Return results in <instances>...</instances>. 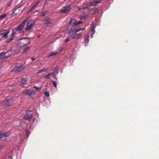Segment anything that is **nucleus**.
<instances>
[{"mask_svg": "<svg viewBox=\"0 0 159 159\" xmlns=\"http://www.w3.org/2000/svg\"><path fill=\"white\" fill-rule=\"evenodd\" d=\"M82 23L83 22L81 21H77L75 19L71 18L69 22V25L67 27V30L70 34L74 35L77 32L85 29L84 28H80L77 30L75 29L76 26Z\"/></svg>", "mask_w": 159, "mask_h": 159, "instance_id": "f257e3e1", "label": "nucleus"}, {"mask_svg": "<svg viewBox=\"0 0 159 159\" xmlns=\"http://www.w3.org/2000/svg\"><path fill=\"white\" fill-rule=\"evenodd\" d=\"M21 39L24 42L25 46L28 44L30 42V40L27 38H21Z\"/></svg>", "mask_w": 159, "mask_h": 159, "instance_id": "4468645a", "label": "nucleus"}, {"mask_svg": "<svg viewBox=\"0 0 159 159\" xmlns=\"http://www.w3.org/2000/svg\"><path fill=\"white\" fill-rule=\"evenodd\" d=\"M52 82L53 84L54 85V87H57V85L56 82L54 81H52Z\"/></svg>", "mask_w": 159, "mask_h": 159, "instance_id": "58836bf2", "label": "nucleus"}, {"mask_svg": "<svg viewBox=\"0 0 159 159\" xmlns=\"http://www.w3.org/2000/svg\"><path fill=\"white\" fill-rule=\"evenodd\" d=\"M12 98L9 97H7L6 99V105L7 106H10L11 103L12 102Z\"/></svg>", "mask_w": 159, "mask_h": 159, "instance_id": "9d476101", "label": "nucleus"}, {"mask_svg": "<svg viewBox=\"0 0 159 159\" xmlns=\"http://www.w3.org/2000/svg\"><path fill=\"white\" fill-rule=\"evenodd\" d=\"M31 59L32 61H33L35 59L34 58H32Z\"/></svg>", "mask_w": 159, "mask_h": 159, "instance_id": "49530a36", "label": "nucleus"}, {"mask_svg": "<svg viewBox=\"0 0 159 159\" xmlns=\"http://www.w3.org/2000/svg\"><path fill=\"white\" fill-rule=\"evenodd\" d=\"M25 132L26 134V135L27 136V137H28L30 135V132L28 130L26 129Z\"/></svg>", "mask_w": 159, "mask_h": 159, "instance_id": "c756f323", "label": "nucleus"}, {"mask_svg": "<svg viewBox=\"0 0 159 159\" xmlns=\"http://www.w3.org/2000/svg\"><path fill=\"white\" fill-rule=\"evenodd\" d=\"M29 111H30V112H29V115L30 114L31 115H32V114L33 113V111H31V110H29V111H27L26 112H29Z\"/></svg>", "mask_w": 159, "mask_h": 159, "instance_id": "4c0bfd02", "label": "nucleus"}, {"mask_svg": "<svg viewBox=\"0 0 159 159\" xmlns=\"http://www.w3.org/2000/svg\"><path fill=\"white\" fill-rule=\"evenodd\" d=\"M83 8L84 9H89V7L87 5H86V3H84V5L83 6Z\"/></svg>", "mask_w": 159, "mask_h": 159, "instance_id": "bb28decb", "label": "nucleus"}, {"mask_svg": "<svg viewBox=\"0 0 159 159\" xmlns=\"http://www.w3.org/2000/svg\"><path fill=\"white\" fill-rule=\"evenodd\" d=\"M95 26H94V25H93L91 27V30L92 32H93V34H94L95 32Z\"/></svg>", "mask_w": 159, "mask_h": 159, "instance_id": "393cba45", "label": "nucleus"}, {"mask_svg": "<svg viewBox=\"0 0 159 159\" xmlns=\"http://www.w3.org/2000/svg\"><path fill=\"white\" fill-rule=\"evenodd\" d=\"M29 112H26V114L25 115L24 118L25 119L30 120L32 118V115L29 114Z\"/></svg>", "mask_w": 159, "mask_h": 159, "instance_id": "ddd939ff", "label": "nucleus"}, {"mask_svg": "<svg viewBox=\"0 0 159 159\" xmlns=\"http://www.w3.org/2000/svg\"><path fill=\"white\" fill-rule=\"evenodd\" d=\"M9 157L11 159H13L12 157L11 156L9 155Z\"/></svg>", "mask_w": 159, "mask_h": 159, "instance_id": "c03bdc74", "label": "nucleus"}, {"mask_svg": "<svg viewBox=\"0 0 159 159\" xmlns=\"http://www.w3.org/2000/svg\"><path fill=\"white\" fill-rule=\"evenodd\" d=\"M10 30H8L7 31V32H6V34H9V33H10Z\"/></svg>", "mask_w": 159, "mask_h": 159, "instance_id": "37998d69", "label": "nucleus"}, {"mask_svg": "<svg viewBox=\"0 0 159 159\" xmlns=\"http://www.w3.org/2000/svg\"><path fill=\"white\" fill-rule=\"evenodd\" d=\"M47 12V11H43L42 12L40 16H45L46 13Z\"/></svg>", "mask_w": 159, "mask_h": 159, "instance_id": "7c9ffc66", "label": "nucleus"}, {"mask_svg": "<svg viewBox=\"0 0 159 159\" xmlns=\"http://www.w3.org/2000/svg\"><path fill=\"white\" fill-rule=\"evenodd\" d=\"M4 147V146L3 145H0V150L3 149Z\"/></svg>", "mask_w": 159, "mask_h": 159, "instance_id": "a19ab883", "label": "nucleus"}, {"mask_svg": "<svg viewBox=\"0 0 159 159\" xmlns=\"http://www.w3.org/2000/svg\"><path fill=\"white\" fill-rule=\"evenodd\" d=\"M84 40L87 43H88L89 42V35H87L84 37Z\"/></svg>", "mask_w": 159, "mask_h": 159, "instance_id": "b1692460", "label": "nucleus"}, {"mask_svg": "<svg viewBox=\"0 0 159 159\" xmlns=\"http://www.w3.org/2000/svg\"><path fill=\"white\" fill-rule=\"evenodd\" d=\"M58 70L57 68H55L54 70V72L52 73V76H53V75H57L58 73Z\"/></svg>", "mask_w": 159, "mask_h": 159, "instance_id": "aec40b11", "label": "nucleus"}, {"mask_svg": "<svg viewBox=\"0 0 159 159\" xmlns=\"http://www.w3.org/2000/svg\"><path fill=\"white\" fill-rule=\"evenodd\" d=\"M94 34H93V33H92V34H91V37L92 38H93V36H94V35H94Z\"/></svg>", "mask_w": 159, "mask_h": 159, "instance_id": "a18cd8bd", "label": "nucleus"}, {"mask_svg": "<svg viewBox=\"0 0 159 159\" xmlns=\"http://www.w3.org/2000/svg\"><path fill=\"white\" fill-rule=\"evenodd\" d=\"M33 88H35L37 89L39 91H40L41 90V88L37 87L36 86H34Z\"/></svg>", "mask_w": 159, "mask_h": 159, "instance_id": "473e14b6", "label": "nucleus"}, {"mask_svg": "<svg viewBox=\"0 0 159 159\" xmlns=\"http://www.w3.org/2000/svg\"><path fill=\"white\" fill-rule=\"evenodd\" d=\"M48 70V69H46V68H43L41 70L42 71V72H46L47 70Z\"/></svg>", "mask_w": 159, "mask_h": 159, "instance_id": "c9c22d12", "label": "nucleus"}, {"mask_svg": "<svg viewBox=\"0 0 159 159\" xmlns=\"http://www.w3.org/2000/svg\"><path fill=\"white\" fill-rule=\"evenodd\" d=\"M44 94L45 96L48 97L49 96V92L46 91L44 92Z\"/></svg>", "mask_w": 159, "mask_h": 159, "instance_id": "2f4dec72", "label": "nucleus"}, {"mask_svg": "<svg viewBox=\"0 0 159 159\" xmlns=\"http://www.w3.org/2000/svg\"><path fill=\"white\" fill-rule=\"evenodd\" d=\"M58 53V52H51L49 55L48 56V57H50L54 55H57Z\"/></svg>", "mask_w": 159, "mask_h": 159, "instance_id": "412c9836", "label": "nucleus"}, {"mask_svg": "<svg viewBox=\"0 0 159 159\" xmlns=\"http://www.w3.org/2000/svg\"><path fill=\"white\" fill-rule=\"evenodd\" d=\"M81 8H79V10H80Z\"/></svg>", "mask_w": 159, "mask_h": 159, "instance_id": "09e8293b", "label": "nucleus"}, {"mask_svg": "<svg viewBox=\"0 0 159 159\" xmlns=\"http://www.w3.org/2000/svg\"><path fill=\"white\" fill-rule=\"evenodd\" d=\"M35 93V90H31L30 89L24 90L22 91L23 94L27 95L31 97H32Z\"/></svg>", "mask_w": 159, "mask_h": 159, "instance_id": "f03ea898", "label": "nucleus"}, {"mask_svg": "<svg viewBox=\"0 0 159 159\" xmlns=\"http://www.w3.org/2000/svg\"><path fill=\"white\" fill-rule=\"evenodd\" d=\"M87 16H85V15L82 16L81 17V20H84L86 18Z\"/></svg>", "mask_w": 159, "mask_h": 159, "instance_id": "e433bc0d", "label": "nucleus"}, {"mask_svg": "<svg viewBox=\"0 0 159 159\" xmlns=\"http://www.w3.org/2000/svg\"><path fill=\"white\" fill-rule=\"evenodd\" d=\"M26 22V20L24 21L21 24H20L15 29L18 31L21 30H23V27L24 26Z\"/></svg>", "mask_w": 159, "mask_h": 159, "instance_id": "0eeeda50", "label": "nucleus"}, {"mask_svg": "<svg viewBox=\"0 0 159 159\" xmlns=\"http://www.w3.org/2000/svg\"><path fill=\"white\" fill-rule=\"evenodd\" d=\"M11 51V50L8 51L6 52H3L0 53V57L2 59L6 58H8L10 56L9 55H6L9 52Z\"/></svg>", "mask_w": 159, "mask_h": 159, "instance_id": "6e6552de", "label": "nucleus"}, {"mask_svg": "<svg viewBox=\"0 0 159 159\" xmlns=\"http://www.w3.org/2000/svg\"><path fill=\"white\" fill-rule=\"evenodd\" d=\"M8 136L7 134H6L4 133L0 132V138L2 139V140L3 141L6 140V137Z\"/></svg>", "mask_w": 159, "mask_h": 159, "instance_id": "1a4fd4ad", "label": "nucleus"}, {"mask_svg": "<svg viewBox=\"0 0 159 159\" xmlns=\"http://www.w3.org/2000/svg\"><path fill=\"white\" fill-rule=\"evenodd\" d=\"M52 23V20L50 18H46L44 20V24L46 26H48Z\"/></svg>", "mask_w": 159, "mask_h": 159, "instance_id": "f8f14e48", "label": "nucleus"}, {"mask_svg": "<svg viewBox=\"0 0 159 159\" xmlns=\"http://www.w3.org/2000/svg\"><path fill=\"white\" fill-rule=\"evenodd\" d=\"M82 37L81 33H79L75 35L74 36L72 37V39H81Z\"/></svg>", "mask_w": 159, "mask_h": 159, "instance_id": "dca6fc26", "label": "nucleus"}, {"mask_svg": "<svg viewBox=\"0 0 159 159\" xmlns=\"http://www.w3.org/2000/svg\"><path fill=\"white\" fill-rule=\"evenodd\" d=\"M8 34H6V33L4 34V35L3 36V37L5 39H6L8 37Z\"/></svg>", "mask_w": 159, "mask_h": 159, "instance_id": "72a5a7b5", "label": "nucleus"}, {"mask_svg": "<svg viewBox=\"0 0 159 159\" xmlns=\"http://www.w3.org/2000/svg\"><path fill=\"white\" fill-rule=\"evenodd\" d=\"M34 25L33 21L32 20H29L26 25V27L25 29L26 30H28L31 29Z\"/></svg>", "mask_w": 159, "mask_h": 159, "instance_id": "20e7f679", "label": "nucleus"}, {"mask_svg": "<svg viewBox=\"0 0 159 159\" xmlns=\"http://www.w3.org/2000/svg\"><path fill=\"white\" fill-rule=\"evenodd\" d=\"M86 5H88L89 7H91L92 6H93V2H86Z\"/></svg>", "mask_w": 159, "mask_h": 159, "instance_id": "5701e85b", "label": "nucleus"}, {"mask_svg": "<svg viewBox=\"0 0 159 159\" xmlns=\"http://www.w3.org/2000/svg\"><path fill=\"white\" fill-rule=\"evenodd\" d=\"M95 13L93 12V13H92V14H95Z\"/></svg>", "mask_w": 159, "mask_h": 159, "instance_id": "8fccbe9b", "label": "nucleus"}, {"mask_svg": "<svg viewBox=\"0 0 159 159\" xmlns=\"http://www.w3.org/2000/svg\"><path fill=\"white\" fill-rule=\"evenodd\" d=\"M70 5H66L61 9L59 10V12L62 13H67L71 10Z\"/></svg>", "mask_w": 159, "mask_h": 159, "instance_id": "7ed1b4c3", "label": "nucleus"}, {"mask_svg": "<svg viewBox=\"0 0 159 159\" xmlns=\"http://www.w3.org/2000/svg\"><path fill=\"white\" fill-rule=\"evenodd\" d=\"M35 118H34L33 119V122H34L35 120Z\"/></svg>", "mask_w": 159, "mask_h": 159, "instance_id": "de8ad7c7", "label": "nucleus"}, {"mask_svg": "<svg viewBox=\"0 0 159 159\" xmlns=\"http://www.w3.org/2000/svg\"><path fill=\"white\" fill-rule=\"evenodd\" d=\"M29 47H27L26 48H25L23 50V52H25L26 51L29 49Z\"/></svg>", "mask_w": 159, "mask_h": 159, "instance_id": "f704fd0d", "label": "nucleus"}, {"mask_svg": "<svg viewBox=\"0 0 159 159\" xmlns=\"http://www.w3.org/2000/svg\"><path fill=\"white\" fill-rule=\"evenodd\" d=\"M24 68V66L23 65H20L15 67L13 71L16 72H19L22 70Z\"/></svg>", "mask_w": 159, "mask_h": 159, "instance_id": "39448f33", "label": "nucleus"}, {"mask_svg": "<svg viewBox=\"0 0 159 159\" xmlns=\"http://www.w3.org/2000/svg\"><path fill=\"white\" fill-rule=\"evenodd\" d=\"M6 31V30H2L0 31V36L4 34L5 31Z\"/></svg>", "mask_w": 159, "mask_h": 159, "instance_id": "c85d7f7f", "label": "nucleus"}, {"mask_svg": "<svg viewBox=\"0 0 159 159\" xmlns=\"http://www.w3.org/2000/svg\"><path fill=\"white\" fill-rule=\"evenodd\" d=\"M27 78H22L20 81V85L22 87H25L24 85L26 84V82L27 81Z\"/></svg>", "mask_w": 159, "mask_h": 159, "instance_id": "9b49d317", "label": "nucleus"}, {"mask_svg": "<svg viewBox=\"0 0 159 159\" xmlns=\"http://www.w3.org/2000/svg\"><path fill=\"white\" fill-rule=\"evenodd\" d=\"M24 43L23 41L20 39L16 41V45L18 47L22 48L25 46Z\"/></svg>", "mask_w": 159, "mask_h": 159, "instance_id": "423d86ee", "label": "nucleus"}, {"mask_svg": "<svg viewBox=\"0 0 159 159\" xmlns=\"http://www.w3.org/2000/svg\"><path fill=\"white\" fill-rule=\"evenodd\" d=\"M2 40V39H0V41Z\"/></svg>", "mask_w": 159, "mask_h": 159, "instance_id": "3c124183", "label": "nucleus"}, {"mask_svg": "<svg viewBox=\"0 0 159 159\" xmlns=\"http://www.w3.org/2000/svg\"><path fill=\"white\" fill-rule=\"evenodd\" d=\"M20 7H17L16 8H15L13 10V13L15 14H17L18 13V11H20Z\"/></svg>", "mask_w": 159, "mask_h": 159, "instance_id": "f3484780", "label": "nucleus"}, {"mask_svg": "<svg viewBox=\"0 0 159 159\" xmlns=\"http://www.w3.org/2000/svg\"><path fill=\"white\" fill-rule=\"evenodd\" d=\"M51 75H52V73H49L47 75H45L43 76L44 79H50V77Z\"/></svg>", "mask_w": 159, "mask_h": 159, "instance_id": "6ab92c4d", "label": "nucleus"}, {"mask_svg": "<svg viewBox=\"0 0 159 159\" xmlns=\"http://www.w3.org/2000/svg\"><path fill=\"white\" fill-rule=\"evenodd\" d=\"M40 0H37L36 1L35 3L30 8V11H31L34 9L35 7L38 5L39 2H40Z\"/></svg>", "mask_w": 159, "mask_h": 159, "instance_id": "2eb2a0df", "label": "nucleus"}, {"mask_svg": "<svg viewBox=\"0 0 159 159\" xmlns=\"http://www.w3.org/2000/svg\"><path fill=\"white\" fill-rule=\"evenodd\" d=\"M70 40V39L69 38H67L66 40H65V42H68L69 40Z\"/></svg>", "mask_w": 159, "mask_h": 159, "instance_id": "ea45409f", "label": "nucleus"}, {"mask_svg": "<svg viewBox=\"0 0 159 159\" xmlns=\"http://www.w3.org/2000/svg\"><path fill=\"white\" fill-rule=\"evenodd\" d=\"M42 71L41 70H39L38 71V72H37V74H39L41 73H42Z\"/></svg>", "mask_w": 159, "mask_h": 159, "instance_id": "79ce46f5", "label": "nucleus"}, {"mask_svg": "<svg viewBox=\"0 0 159 159\" xmlns=\"http://www.w3.org/2000/svg\"><path fill=\"white\" fill-rule=\"evenodd\" d=\"M17 31H18L17 30H16L15 29H14V30L12 31L11 36H14V35L16 34V33Z\"/></svg>", "mask_w": 159, "mask_h": 159, "instance_id": "cd10ccee", "label": "nucleus"}, {"mask_svg": "<svg viewBox=\"0 0 159 159\" xmlns=\"http://www.w3.org/2000/svg\"><path fill=\"white\" fill-rule=\"evenodd\" d=\"M101 1L102 0H98L97 1H93V6H97V4H99L101 2Z\"/></svg>", "mask_w": 159, "mask_h": 159, "instance_id": "4be33fe9", "label": "nucleus"}, {"mask_svg": "<svg viewBox=\"0 0 159 159\" xmlns=\"http://www.w3.org/2000/svg\"><path fill=\"white\" fill-rule=\"evenodd\" d=\"M14 36H11V37L7 39L6 41V42L8 43L11 42L14 39Z\"/></svg>", "mask_w": 159, "mask_h": 159, "instance_id": "a211bd4d", "label": "nucleus"}, {"mask_svg": "<svg viewBox=\"0 0 159 159\" xmlns=\"http://www.w3.org/2000/svg\"><path fill=\"white\" fill-rule=\"evenodd\" d=\"M6 14H3L0 16V20L3 19L6 16Z\"/></svg>", "mask_w": 159, "mask_h": 159, "instance_id": "a878e982", "label": "nucleus"}]
</instances>
